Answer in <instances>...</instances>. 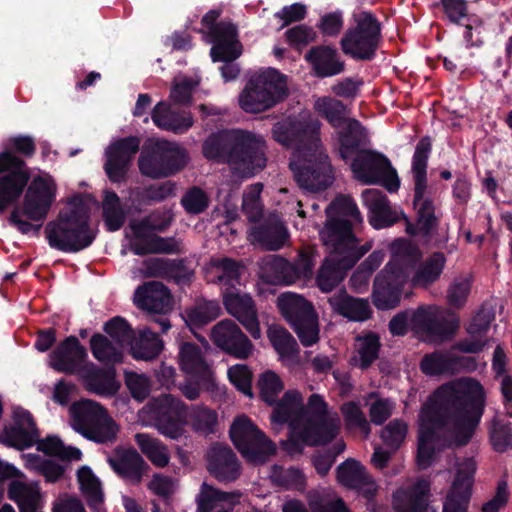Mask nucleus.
<instances>
[{
  "mask_svg": "<svg viewBox=\"0 0 512 512\" xmlns=\"http://www.w3.org/2000/svg\"><path fill=\"white\" fill-rule=\"evenodd\" d=\"M483 407V388L472 378H460L440 386L419 414L418 466L428 468L437 450L468 444Z\"/></svg>",
  "mask_w": 512,
  "mask_h": 512,
  "instance_id": "1",
  "label": "nucleus"
},
{
  "mask_svg": "<svg viewBox=\"0 0 512 512\" xmlns=\"http://www.w3.org/2000/svg\"><path fill=\"white\" fill-rule=\"evenodd\" d=\"M271 406V421L289 426V438L282 443L289 455L301 454L305 446L325 445L339 433V419L327 415V403L319 394L310 395L305 404L299 390L288 389Z\"/></svg>",
  "mask_w": 512,
  "mask_h": 512,
  "instance_id": "2",
  "label": "nucleus"
},
{
  "mask_svg": "<svg viewBox=\"0 0 512 512\" xmlns=\"http://www.w3.org/2000/svg\"><path fill=\"white\" fill-rule=\"evenodd\" d=\"M321 122L308 115L278 122L272 129L274 139L294 149L290 169L298 185L315 192L333 182L332 167L319 137Z\"/></svg>",
  "mask_w": 512,
  "mask_h": 512,
  "instance_id": "3",
  "label": "nucleus"
},
{
  "mask_svg": "<svg viewBox=\"0 0 512 512\" xmlns=\"http://www.w3.org/2000/svg\"><path fill=\"white\" fill-rule=\"evenodd\" d=\"M90 220V208L82 196H73L68 207L45 226L49 246L65 253H77L88 248L96 238Z\"/></svg>",
  "mask_w": 512,
  "mask_h": 512,
  "instance_id": "4",
  "label": "nucleus"
},
{
  "mask_svg": "<svg viewBox=\"0 0 512 512\" xmlns=\"http://www.w3.org/2000/svg\"><path fill=\"white\" fill-rule=\"evenodd\" d=\"M36 152L33 137L17 135L8 139L7 148L0 152V214L19 200L31 178L25 158Z\"/></svg>",
  "mask_w": 512,
  "mask_h": 512,
  "instance_id": "5",
  "label": "nucleus"
},
{
  "mask_svg": "<svg viewBox=\"0 0 512 512\" xmlns=\"http://www.w3.org/2000/svg\"><path fill=\"white\" fill-rule=\"evenodd\" d=\"M205 159L219 164L245 167L254 175L256 134L242 129H222L211 133L202 144Z\"/></svg>",
  "mask_w": 512,
  "mask_h": 512,
  "instance_id": "6",
  "label": "nucleus"
},
{
  "mask_svg": "<svg viewBox=\"0 0 512 512\" xmlns=\"http://www.w3.org/2000/svg\"><path fill=\"white\" fill-rule=\"evenodd\" d=\"M320 239L329 256L323 262L316 281L320 290L327 293L344 279L346 271L371 249V245L354 246L351 236L340 239L332 227L320 231Z\"/></svg>",
  "mask_w": 512,
  "mask_h": 512,
  "instance_id": "7",
  "label": "nucleus"
},
{
  "mask_svg": "<svg viewBox=\"0 0 512 512\" xmlns=\"http://www.w3.org/2000/svg\"><path fill=\"white\" fill-rule=\"evenodd\" d=\"M431 151V141L428 137L422 138L413 155L412 172L414 178V199L413 205L416 211V224H413L407 217L406 232L409 235H422L431 237L438 228V218L435 215V207L431 199L426 197L427 193V161Z\"/></svg>",
  "mask_w": 512,
  "mask_h": 512,
  "instance_id": "8",
  "label": "nucleus"
},
{
  "mask_svg": "<svg viewBox=\"0 0 512 512\" xmlns=\"http://www.w3.org/2000/svg\"><path fill=\"white\" fill-rule=\"evenodd\" d=\"M394 258L376 276L373 285V303L380 310L395 308L400 302L404 284L408 280L405 258H416L418 250L407 241H396L392 246Z\"/></svg>",
  "mask_w": 512,
  "mask_h": 512,
  "instance_id": "9",
  "label": "nucleus"
},
{
  "mask_svg": "<svg viewBox=\"0 0 512 512\" xmlns=\"http://www.w3.org/2000/svg\"><path fill=\"white\" fill-rule=\"evenodd\" d=\"M69 413L71 427L86 439L101 444L116 440L118 426L101 404L82 399L70 406Z\"/></svg>",
  "mask_w": 512,
  "mask_h": 512,
  "instance_id": "10",
  "label": "nucleus"
},
{
  "mask_svg": "<svg viewBox=\"0 0 512 512\" xmlns=\"http://www.w3.org/2000/svg\"><path fill=\"white\" fill-rule=\"evenodd\" d=\"M354 26L349 28L340 41L344 54L356 60H371L379 46L381 25L369 12L353 14Z\"/></svg>",
  "mask_w": 512,
  "mask_h": 512,
  "instance_id": "11",
  "label": "nucleus"
},
{
  "mask_svg": "<svg viewBox=\"0 0 512 512\" xmlns=\"http://www.w3.org/2000/svg\"><path fill=\"white\" fill-rule=\"evenodd\" d=\"M190 158L187 150L176 142L159 140L150 152L141 155L138 167L142 175L161 179L173 176L183 170Z\"/></svg>",
  "mask_w": 512,
  "mask_h": 512,
  "instance_id": "12",
  "label": "nucleus"
},
{
  "mask_svg": "<svg viewBox=\"0 0 512 512\" xmlns=\"http://www.w3.org/2000/svg\"><path fill=\"white\" fill-rule=\"evenodd\" d=\"M154 425L163 436L179 440L186 432L188 406L172 394L153 397L147 404Z\"/></svg>",
  "mask_w": 512,
  "mask_h": 512,
  "instance_id": "13",
  "label": "nucleus"
},
{
  "mask_svg": "<svg viewBox=\"0 0 512 512\" xmlns=\"http://www.w3.org/2000/svg\"><path fill=\"white\" fill-rule=\"evenodd\" d=\"M277 305L291 324L302 345L311 346L319 340L317 315L312 305L302 296L294 293H282Z\"/></svg>",
  "mask_w": 512,
  "mask_h": 512,
  "instance_id": "14",
  "label": "nucleus"
},
{
  "mask_svg": "<svg viewBox=\"0 0 512 512\" xmlns=\"http://www.w3.org/2000/svg\"><path fill=\"white\" fill-rule=\"evenodd\" d=\"M354 177L364 184H381L388 191L399 189L400 181L389 159L373 150H359L351 162Z\"/></svg>",
  "mask_w": 512,
  "mask_h": 512,
  "instance_id": "15",
  "label": "nucleus"
},
{
  "mask_svg": "<svg viewBox=\"0 0 512 512\" xmlns=\"http://www.w3.org/2000/svg\"><path fill=\"white\" fill-rule=\"evenodd\" d=\"M411 327L431 342L450 338L458 328V320L448 319L443 310L434 305L420 306L410 317Z\"/></svg>",
  "mask_w": 512,
  "mask_h": 512,
  "instance_id": "16",
  "label": "nucleus"
},
{
  "mask_svg": "<svg viewBox=\"0 0 512 512\" xmlns=\"http://www.w3.org/2000/svg\"><path fill=\"white\" fill-rule=\"evenodd\" d=\"M140 138L128 136L112 142L106 149L103 169L114 184L125 183L135 155L140 149Z\"/></svg>",
  "mask_w": 512,
  "mask_h": 512,
  "instance_id": "17",
  "label": "nucleus"
},
{
  "mask_svg": "<svg viewBox=\"0 0 512 512\" xmlns=\"http://www.w3.org/2000/svg\"><path fill=\"white\" fill-rule=\"evenodd\" d=\"M56 198V185L51 177L36 176L29 184L22 204L26 218L43 222Z\"/></svg>",
  "mask_w": 512,
  "mask_h": 512,
  "instance_id": "18",
  "label": "nucleus"
},
{
  "mask_svg": "<svg viewBox=\"0 0 512 512\" xmlns=\"http://www.w3.org/2000/svg\"><path fill=\"white\" fill-rule=\"evenodd\" d=\"M325 213L327 220L320 231H325L326 228L332 227L336 235L340 236V239L344 236H351L353 245L361 246L352 231V226L353 224L361 223L362 217L355 202L350 197L340 196L336 198L327 206Z\"/></svg>",
  "mask_w": 512,
  "mask_h": 512,
  "instance_id": "19",
  "label": "nucleus"
},
{
  "mask_svg": "<svg viewBox=\"0 0 512 512\" xmlns=\"http://www.w3.org/2000/svg\"><path fill=\"white\" fill-rule=\"evenodd\" d=\"M206 462L209 474L220 483H231L240 477L241 464L227 444L213 443L207 451Z\"/></svg>",
  "mask_w": 512,
  "mask_h": 512,
  "instance_id": "20",
  "label": "nucleus"
},
{
  "mask_svg": "<svg viewBox=\"0 0 512 512\" xmlns=\"http://www.w3.org/2000/svg\"><path fill=\"white\" fill-rule=\"evenodd\" d=\"M211 339L222 351L238 359L247 358L252 348L251 341L231 319L218 322L212 329Z\"/></svg>",
  "mask_w": 512,
  "mask_h": 512,
  "instance_id": "21",
  "label": "nucleus"
},
{
  "mask_svg": "<svg viewBox=\"0 0 512 512\" xmlns=\"http://www.w3.org/2000/svg\"><path fill=\"white\" fill-rule=\"evenodd\" d=\"M50 366L57 372L73 375L82 370L88 358L87 349L76 336H68L50 353Z\"/></svg>",
  "mask_w": 512,
  "mask_h": 512,
  "instance_id": "22",
  "label": "nucleus"
},
{
  "mask_svg": "<svg viewBox=\"0 0 512 512\" xmlns=\"http://www.w3.org/2000/svg\"><path fill=\"white\" fill-rule=\"evenodd\" d=\"M289 94L287 77L274 68L258 74V113L284 101Z\"/></svg>",
  "mask_w": 512,
  "mask_h": 512,
  "instance_id": "23",
  "label": "nucleus"
},
{
  "mask_svg": "<svg viewBox=\"0 0 512 512\" xmlns=\"http://www.w3.org/2000/svg\"><path fill=\"white\" fill-rule=\"evenodd\" d=\"M475 462L464 459L457 468L455 480L444 503L443 512H466L475 472Z\"/></svg>",
  "mask_w": 512,
  "mask_h": 512,
  "instance_id": "24",
  "label": "nucleus"
},
{
  "mask_svg": "<svg viewBox=\"0 0 512 512\" xmlns=\"http://www.w3.org/2000/svg\"><path fill=\"white\" fill-rule=\"evenodd\" d=\"M362 199L369 210V222L376 229L389 227L401 219H406V215L393 208L380 190L366 189L362 193Z\"/></svg>",
  "mask_w": 512,
  "mask_h": 512,
  "instance_id": "25",
  "label": "nucleus"
},
{
  "mask_svg": "<svg viewBox=\"0 0 512 512\" xmlns=\"http://www.w3.org/2000/svg\"><path fill=\"white\" fill-rule=\"evenodd\" d=\"M143 265L146 276L173 281L178 285L190 283L194 276V271L188 267L185 258H148Z\"/></svg>",
  "mask_w": 512,
  "mask_h": 512,
  "instance_id": "26",
  "label": "nucleus"
},
{
  "mask_svg": "<svg viewBox=\"0 0 512 512\" xmlns=\"http://www.w3.org/2000/svg\"><path fill=\"white\" fill-rule=\"evenodd\" d=\"M475 365L470 357L456 356L448 352L435 351L425 354L420 369L425 375H454Z\"/></svg>",
  "mask_w": 512,
  "mask_h": 512,
  "instance_id": "27",
  "label": "nucleus"
},
{
  "mask_svg": "<svg viewBox=\"0 0 512 512\" xmlns=\"http://www.w3.org/2000/svg\"><path fill=\"white\" fill-rule=\"evenodd\" d=\"M273 266L277 270V275L273 280L266 278L269 282H285L291 284L300 277L308 278L312 275L315 264V249L306 247L299 252L298 259L294 264L289 263L282 257H272Z\"/></svg>",
  "mask_w": 512,
  "mask_h": 512,
  "instance_id": "28",
  "label": "nucleus"
},
{
  "mask_svg": "<svg viewBox=\"0 0 512 512\" xmlns=\"http://www.w3.org/2000/svg\"><path fill=\"white\" fill-rule=\"evenodd\" d=\"M226 311L234 316L256 339V308L249 294H241L235 289L226 288L222 293Z\"/></svg>",
  "mask_w": 512,
  "mask_h": 512,
  "instance_id": "29",
  "label": "nucleus"
},
{
  "mask_svg": "<svg viewBox=\"0 0 512 512\" xmlns=\"http://www.w3.org/2000/svg\"><path fill=\"white\" fill-rule=\"evenodd\" d=\"M304 59L319 78L338 75L345 69V62L341 59L337 49L329 45L312 47L304 55Z\"/></svg>",
  "mask_w": 512,
  "mask_h": 512,
  "instance_id": "30",
  "label": "nucleus"
},
{
  "mask_svg": "<svg viewBox=\"0 0 512 512\" xmlns=\"http://www.w3.org/2000/svg\"><path fill=\"white\" fill-rule=\"evenodd\" d=\"M83 373L84 386L87 391L95 393L99 396H114L120 385L116 381L115 367L106 366L105 368L97 367L94 363L85 364L81 370Z\"/></svg>",
  "mask_w": 512,
  "mask_h": 512,
  "instance_id": "31",
  "label": "nucleus"
},
{
  "mask_svg": "<svg viewBox=\"0 0 512 512\" xmlns=\"http://www.w3.org/2000/svg\"><path fill=\"white\" fill-rule=\"evenodd\" d=\"M229 437L242 457L256 465V425L246 415L237 416L229 429Z\"/></svg>",
  "mask_w": 512,
  "mask_h": 512,
  "instance_id": "32",
  "label": "nucleus"
},
{
  "mask_svg": "<svg viewBox=\"0 0 512 512\" xmlns=\"http://www.w3.org/2000/svg\"><path fill=\"white\" fill-rule=\"evenodd\" d=\"M138 305L153 314L165 315L172 309L170 290L162 282L151 281L135 291Z\"/></svg>",
  "mask_w": 512,
  "mask_h": 512,
  "instance_id": "33",
  "label": "nucleus"
},
{
  "mask_svg": "<svg viewBox=\"0 0 512 512\" xmlns=\"http://www.w3.org/2000/svg\"><path fill=\"white\" fill-rule=\"evenodd\" d=\"M151 119L158 128L174 134H184L194 124L191 112L173 110L163 101L155 105L151 112Z\"/></svg>",
  "mask_w": 512,
  "mask_h": 512,
  "instance_id": "34",
  "label": "nucleus"
},
{
  "mask_svg": "<svg viewBox=\"0 0 512 512\" xmlns=\"http://www.w3.org/2000/svg\"><path fill=\"white\" fill-rule=\"evenodd\" d=\"M179 365L187 375L200 377L204 383H209L211 376H213L201 347L193 342H182L180 344Z\"/></svg>",
  "mask_w": 512,
  "mask_h": 512,
  "instance_id": "35",
  "label": "nucleus"
},
{
  "mask_svg": "<svg viewBox=\"0 0 512 512\" xmlns=\"http://www.w3.org/2000/svg\"><path fill=\"white\" fill-rule=\"evenodd\" d=\"M109 464L121 478L133 483H140L148 465L135 449L117 450Z\"/></svg>",
  "mask_w": 512,
  "mask_h": 512,
  "instance_id": "36",
  "label": "nucleus"
},
{
  "mask_svg": "<svg viewBox=\"0 0 512 512\" xmlns=\"http://www.w3.org/2000/svg\"><path fill=\"white\" fill-rule=\"evenodd\" d=\"M12 446L19 449L32 447L39 438V431L32 414L24 409L14 412V426L7 432Z\"/></svg>",
  "mask_w": 512,
  "mask_h": 512,
  "instance_id": "37",
  "label": "nucleus"
},
{
  "mask_svg": "<svg viewBox=\"0 0 512 512\" xmlns=\"http://www.w3.org/2000/svg\"><path fill=\"white\" fill-rule=\"evenodd\" d=\"M332 310L352 321L362 322L369 319L372 310L368 300L354 298L345 291H340L328 298Z\"/></svg>",
  "mask_w": 512,
  "mask_h": 512,
  "instance_id": "38",
  "label": "nucleus"
},
{
  "mask_svg": "<svg viewBox=\"0 0 512 512\" xmlns=\"http://www.w3.org/2000/svg\"><path fill=\"white\" fill-rule=\"evenodd\" d=\"M8 498L18 505L20 512H43V498L36 482L13 480L8 487Z\"/></svg>",
  "mask_w": 512,
  "mask_h": 512,
  "instance_id": "39",
  "label": "nucleus"
},
{
  "mask_svg": "<svg viewBox=\"0 0 512 512\" xmlns=\"http://www.w3.org/2000/svg\"><path fill=\"white\" fill-rule=\"evenodd\" d=\"M221 14V9H211L201 19L202 26L208 30L207 38L212 45L238 39L237 26L231 20L217 22Z\"/></svg>",
  "mask_w": 512,
  "mask_h": 512,
  "instance_id": "40",
  "label": "nucleus"
},
{
  "mask_svg": "<svg viewBox=\"0 0 512 512\" xmlns=\"http://www.w3.org/2000/svg\"><path fill=\"white\" fill-rule=\"evenodd\" d=\"M242 45L239 39L227 42L225 44L212 45L210 56L213 62H223L220 66L221 76L225 82L234 80L238 77L240 69L234 61L241 55Z\"/></svg>",
  "mask_w": 512,
  "mask_h": 512,
  "instance_id": "41",
  "label": "nucleus"
},
{
  "mask_svg": "<svg viewBox=\"0 0 512 512\" xmlns=\"http://www.w3.org/2000/svg\"><path fill=\"white\" fill-rule=\"evenodd\" d=\"M222 314V308L216 300L197 299L182 313L183 320L191 329H201L215 321Z\"/></svg>",
  "mask_w": 512,
  "mask_h": 512,
  "instance_id": "42",
  "label": "nucleus"
},
{
  "mask_svg": "<svg viewBox=\"0 0 512 512\" xmlns=\"http://www.w3.org/2000/svg\"><path fill=\"white\" fill-rule=\"evenodd\" d=\"M430 483L419 480L409 490L398 491L393 496V504L398 512H424L427 508V495Z\"/></svg>",
  "mask_w": 512,
  "mask_h": 512,
  "instance_id": "43",
  "label": "nucleus"
},
{
  "mask_svg": "<svg viewBox=\"0 0 512 512\" xmlns=\"http://www.w3.org/2000/svg\"><path fill=\"white\" fill-rule=\"evenodd\" d=\"M289 241V232L277 215L270 216L258 228V245L267 251H277Z\"/></svg>",
  "mask_w": 512,
  "mask_h": 512,
  "instance_id": "44",
  "label": "nucleus"
},
{
  "mask_svg": "<svg viewBox=\"0 0 512 512\" xmlns=\"http://www.w3.org/2000/svg\"><path fill=\"white\" fill-rule=\"evenodd\" d=\"M340 128L338 131L339 156L343 160H348L353 150L368 143V135L361 123L353 118L347 119Z\"/></svg>",
  "mask_w": 512,
  "mask_h": 512,
  "instance_id": "45",
  "label": "nucleus"
},
{
  "mask_svg": "<svg viewBox=\"0 0 512 512\" xmlns=\"http://www.w3.org/2000/svg\"><path fill=\"white\" fill-rule=\"evenodd\" d=\"M169 226V222L163 221L160 224H155L151 217H145L139 222L132 225V231L135 239L130 244L131 251L138 256H145L153 254L152 249V234H147L149 231L164 232Z\"/></svg>",
  "mask_w": 512,
  "mask_h": 512,
  "instance_id": "46",
  "label": "nucleus"
},
{
  "mask_svg": "<svg viewBox=\"0 0 512 512\" xmlns=\"http://www.w3.org/2000/svg\"><path fill=\"white\" fill-rule=\"evenodd\" d=\"M80 490L93 512H101L104 503V494L100 480L88 466H82L77 472Z\"/></svg>",
  "mask_w": 512,
  "mask_h": 512,
  "instance_id": "47",
  "label": "nucleus"
},
{
  "mask_svg": "<svg viewBox=\"0 0 512 512\" xmlns=\"http://www.w3.org/2000/svg\"><path fill=\"white\" fill-rule=\"evenodd\" d=\"M445 263L446 258L443 253H433L417 267L411 278L412 285L422 288L429 287L439 279Z\"/></svg>",
  "mask_w": 512,
  "mask_h": 512,
  "instance_id": "48",
  "label": "nucleus"
},
{
  "mask_svg": "<svg viewBox=\"0 0 512 512\" xmlns=\"http://www.w3.org/2000/svg\"><path fill=\"white\" fill-rule=\"evenodd\" d=\"M102 217L107 231L115 232L122 228L126 213L120 197L113 190H105L102 199Z\"/></svg>",
  "mask_w": 512,
  "mask_h": 512,
  "instance_id": "49",
  "label": "nucleus"
},
{
  "mask_svg": "<svg viewBox=\"0 0 512 512\" xmlns=\"http://www.w3.org/2000/svg\"><path fill=\"white\" fill-rule=\"evenodd\" d=\"M92 355L105 366L114 367L123 360L122 352L103 334L95 333L90 339Z\"/></svg>",
  "mask_w": 512,
  "mask_h": 512,
  "instance_id": "50",
  "label": "nucleus"
},
{
  "mask_svg": "<svg viewBox=\"0 0 512 512\" xmlns=\"http://www.w3.org/2000/svg\"><path fill=\"white\" fill-rule=\"evenodd\" d=\"M273 484L285 489L302 491L306 487V477L304 473L295 467L284 469L281 466L273 465L269 474Z\"/></svg>",
  "mask_w": 512,
  "mask_h": 512,
  "instance_id": "51",
  "label": "nucleus"
},
{
  "mask_svg": "<svg viewBox=\"0 0 512 512\" xmlns=\"http://www.w3.org/2000/svg\"><path fill=\"white\" fill-rule=\"evenodd\" d=\"M314 109L335 128H340L349 119L347 107L341 101L331 97L318 98Z\"/></svg>",
  "mask_w": 512,
  "mask_h": 512,
  "instance_id": "52",
  "label": "nucleus"
},
{
  "mask_svg": "<svg viewBox=\"0 0 512 512\" xmlns=\"http://www.w3.org/2000/svg\"><path fill=\"white\" fill-rule=\"evenodd\" d=\"M188 423L196 432L211 433L217 424V414L204 405L188 407Z\"/></svg>",
  "mask_w": 512,
  "mask_h": 512,
  "instance_id": "53",
  "label": "nucleus"
},
{
  "mask_svg": "<svg viewBox=\"0 0 512 512\" xmlns=\"http://www.w3.org/2000/svg\"><path fill=\"white\" fill-rule=\"evenodd\" d=\"M232 495L213 488L207 483H203L199 495L197 496V512H216L224 510V508L217 509L218 505L222 502H228ZM226 512H228L226 510Z\"/></svg>",
  "mask_w": 512,
  "mask_h": 512,
  "instance_id": "54",
  "label": "nucleus"
},
{
  "mask_svg": "<svg viewBox=\"0 0 512 512\" xmlns=\"http://www.w3.org/2000/svg\"><path fill=\"white\" fill-rule=\"evenodd\" d=\"M162 349V340L156 333L148 330L143 332L139 342L132 348V355L138 360H152L161 353Z\"/></svg>",
  "mask_w": 512,
  "mask_h": 512,
  "instance_id": "55",
  "label": "nucleus"
},
{
  "mask_svg": "<svg viewBox=\"0 0 512 512\" xmlns=\"http://www.w3.org/2000/svg\"><path fill=\"white\" fill-rule=\"evenodd\" d=\"M267 336L281 357L291 356L297 351L296 340L284 327L278 325L269 326Z\"/></svg>",
  "mask_w": 512,
  "mask_h": 512,
  "instance_id": "56",
  "label": "nucleus"
},
{
  "mask_svg": "<svg viewBox=\"0 0 512 512\" xmlns=\"http://www.w3.org/2000/svg\"><path fill=\"white\" fill-rule=\"evenodd\" d=\"M472 287V277L461 275L455 277L447 289V302L454 309H461L467 302Z\"/></svg>",
  "mask_w": 512,
  "mask_h": 512,
  "instance_id": "57",
  "label": "nucleus"
},
{
  "mask_svg": "<svg viewBox=\"0 0 512 512\" xmlns=\"http://www.w3.org/2000/svg\"><path fill=\"white\" fill-rule=\"evenodd\" d=\"M367 474L366 469L354 459L346 460L337 468L338 481L348 488L358 487Z\"/></svg>",
  "mask_w": 512,
  "mask_h": 512,
  "instance_id": "58",
  "label": "nucleus"
},
{
  "mask_svg": "<svg viewBox=\"0 0 512 512\" xmlns=\"http://www.w3.org/2000/svg\"><path fill=\"white\" fill-rule=\"evenodd\" d=\"M284 384L277 373L266 370L258 378V389L261 399L268 405L275 403L278 394L283 390Z\"/></svg>",
  "mask_w": 512,
  "mask_h": 512,
  "instance_id": "59",
  "label": "nucleus"
},
{
  "mask_svg": "<svg viewBox=\"0 0 512 512\" xmlns=\"http://www.w3.org/2000/svg\"><path fill=\"white\" fill-rule=\"evenodd\" d=\"M103 330L121 346L130 344L135 337L132 327L121 316H115L108 320L104 324Z\"/></svg>",
  "mask_w": 512,
  "mask_h": 512,
  "instance_id": "60",
  "label": "nucleus"
},
{
  "mask_svg": "<svg viewBox=\"0 0 512 512\" xmlns=\"http://www.w3.org/2000/svg\"><path fill=\"white\" fill-rule=\"evenodd\" d=\"M307 499L312 512H349L342 499H332L316 490L310 491Z\"/></svg>",
  "mask_w": 512,
  "mask_h": 512,
  "instance_id": "61",
  "label": "nucleus"
},
{
  "mask_svg": "<svg viewBox=\"0 0 512 512\" xmlns=\"http://www.w3.org/2000/svg\"><path fill=\"white\" fill-rule=\"evenodd\" d=\"M180 203L187 214L198 215L208 208L210 200L202 188L193 186L184 193Z\"/></svg>",
  "mask_w": 512,
  "mask_h": 512,
  "instance_id": "62",
  "label": "nucleus"
},
{
  "mask_svg": "<svg viewBox=\"0 0 512 512\" xmlns=\"http://www.w3.org/2000/svg\"><path fill=\"white\" fill-rule=\"evenodd\" d=\"M212 265L221 271L218 276L219 282L229 289H235V284L239 283L240 279V264L232 258L222 257L213 259Z\"/></svg>",
  "mask_w": 512,
  "mask_h": 512,
  "instance_id": "63",
  "label": "nucleus"
},
{
  "mask_svg": "<svg viewBox=\"0 0 512 512\" xmlns=\"http://www.w3.org/2000/svg\"><path fill=\"white\" fill-rule=\"evenodd\" d=\"M357 340L360 367L366 369L378 358L380 348L379 337L374 333H369L363 337H358Z\"/></svg>",
  "mask_w": 512,
  "mask_h": 512,
  "instance_id": "64",
  "label": "nucleus"
}]
</instances>
